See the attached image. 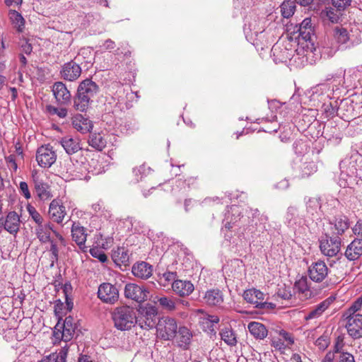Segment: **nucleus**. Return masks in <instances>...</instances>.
<instances>
[{"instance_id": "nucleus-1", "label": "nucleus", "mask_w": 362, "mask_h": 362, "mask_svg": "<svg viewBox=\"0 0 362 362\" xmlns=\"http://www.w3.org/2000/svg\"><path fill=\"white\" fill-rule=\"evenodd\" d=\"M114 326L118 330H129L136 325V313L132 307H117L112 313Z\"/></svg>"}, {"instance_id": "nucleus-2", "label": "nucleus", "mask_w": 362, "mask_h": 362, "mask_svg": "<svg viewBox=\"0 0 362 362\" xmlns=\"http://www.w3.org/2000/svg\"><path fill=\"white\" fill-rule=\"evenodd\" d=\"M139 315L136 316V325L141 329L149 330L156 326L157 308L147 304L141 306L139 310Z\"/></svg>"}, {"instance_id": "nucleus-3", "label": "nucleus", "mask_w": 362, "mask_h": 362, "mask_svg": "<svg viewBox=\"0 0 362 362\" xmlns=\"http://www.w3.org/2000/svg\"><path fill=\"white\" fill-rule=\"evenodd\" d=\"M158 335L164 340H172L176 336L178 329L177 321L172 317L160 318L156 326Z\"/></svg>"}, {"instance_id": "nucleus-4", "label": "nucleus", "mask_w": 362, "mask_h": 362, "mask_svg": "<svg viewBox=\"0 0 362 362\" xmlns=\"http://www.w3.org/2000/svg\"><path fill=\"white\" fill-rule=\"evenodd\" d=\"M341 237H335L326 233L325 237H322L320 240V251L328 257L337 256L341 250Z\"/></svg>"}, {"instance_id": "nucleus-5", "label": "nucleus", "mask_w": 362, "mask_h": 362, "mask_svg": "<svg viewBox=\"0 0 362 362\" xmlns=\"http://www.w3.org/2000/svg\"><path fill=\"white\" fill-rule=\"evenodd\" d=\"M98 297L102 302L112 305L119 299V291L110 283H103L98 287Z\"/></svg>"}, {"instance_id": "nucleus-6", "label": "nucleus", "mask_w": 362, "mask_h": 362, "mask_svg": "<svg viewBox=\"0 0 362 362\" xmlns=\"http://www.w3.org/2000/svg\"><path fill=\"white\" fill-rule=\"evenodd\" d=\"M345 327L350 337L353 339L362 337V315H354L351 317H343Z\"/></svg>"}, {"instance_id": "nucleus-7", "label": "nucleus", "mask_w": 362, "mask_h": 362, "mask_svg": "<svg viewBox=\"0 0 362 362\" xmlns=\"http://www.w3.org/2000/svg\"><path fill=\"white\" fill-rule=\"evenodd\" d=\"M329 233L327 234L341 237L350 226L349 218L343 215L334 216L329 222Z\"/></svg>"}, {"instance_id": "nucleus-8", "label": "nucleus", "mask_w": 362, "mask_h": 362, "mask_svg": "<svg viewBox=\"0 0 362 362\" xmlns=\"http://www.w3.org/2000/svg\"><path fill=\"white\" fill-rule=\"evenodd\" d=\"M57 159V155L49 146H42L38 148L36 153V160L42 168H49Z\"/></svg>"}, {"instance_id": "nucleus-9", "label": "nucleus", "mask_w": 362, "mask_h": 362, "mask_svg": "<svg viewBox=\"0 0 362 362\" xmlns=\"http://www.w3.org/2000/svg\"><path fill=\"white\" fill-rule=\"evenodd\" d=\"M329 269L322 260H317L313 262L308 268V273L309 278L317 283L323 281L327 276Z\"/></svg>"}, {"instance_id": "nucleus-10", "label": "nucleus", "mask_w": 362, "mask_h": 362, "mask_svg": "<svg viewBox=\"0 0 362 362\" xmlns=\"http://www.w3.org/2000/svg\"><path fill=\"white\" fill-rule=\"evenodd\" d=\"M148 293V291L145 287L135 284H127L124 287L125 297L138 303L146 300Z\"/></svg>"}, {"instance_id": "nucleus-11", "label": "nucleus", "mask_w": 362, "mask_h": 362, "mask_svg": "<svg viewBox=\"0 0 362 362\" xmlns=\"http://www.w3.org/2000/svg\"><path fill=\"white\" fill-rule=\"evenodd\" d=\"M32 181L34 185V192L40 200H47L52 197L49 185L39 175H32Z\"/></svg>"}, {"instance_id": "nucleus-12", "label": "nucleus", "mask_w": 362, "mask_h": 362, "mask_svg": "<svg viewBox=\"0 0 362 362\" xmlns=\"http://www.w3.org/2000/svg\"><path fill=\"white\" fill-rule=\"evenodd\" d=\"M293 33L298 34L296 37L305 42H312L313 37V28L312 27L311 19L305 18L300 24L296 25Z\"/></svg>"}, {"instance_id": "nucleus-13", "label": "nucleus", "mask_w": 362, "mask_h": 362, "mask_svg": "<svg viewBox=\"0 0 362 362\" xmlns=\"http://www.w3.org/2000/svg\"><path fill=\"white\" fill-rule=\"evenodd\" d=\"M0 224L11 234H16L19 230L21 224L20 217L16 212L11 211L5 218H0Z\"/></svg>"}, {"instance_id": "nucleus-14", "label": "nucleus", "mask_w": 362, "mask_h": 362, "mask_svg": "<svg viewBox=\"0 0 362 362\" xmlns=\"http://www.w3.org/2000/svg\"><path fill=\"white\" fill-rule=\"evenodd\" d=\"M81 74V68L75 61L65 63L61 70L62 77L67 81H73L77 79Z\"/></svg>"}, {"instance_id": "nucleus-15", "label": "nucleus", "mask_w": 362, "mask_h": 362, "mask_svg": "<svg viewBox=\"0 0 362 362\" xmlns=\"http://www.w3.org/2000/svg\"><path fill=\"white\" fill-rule=\"evenodd\" d=\"M59 143L69 156L77 153L82 150L81 139L78 137L66 136L60 139Z\"/></svg>"}, {"instance_id": "nucleus-16", "label": "nucleus", "mask_w": 362, "mask_h": 362, "mask_svg": "<svg viewBox=\"0 0 362 362\" xmlns=\"http://www.w3.org/2000/svg\"><path fill=\"white\" fill-rule=\"evenodd\" d=\"M294 289L301 300H307L315 296V293L311 290L306 276H302L295 282Z\"/></svg>"}, {"instance_id": "nucleus-17", "label": "nucleus", "mask_w": 362, "mask_h": 362, "mask_svg": "<svg viewBox=\"0 0 362 362\" xmlns=\"http://www.w3.org/2000/svg\"><path fill=\"white\" fill-rule=\"evenodd\" d=\"M132 272L136 278L148 279L152 276L153 267L148 262H139L133 265Z\"/></svg>"}, {"instance_id": "nucleus-18", "label": "nucleus", "mask_w": 362, "mask_h": 362, "mask_svg": "<svg viewBox=\"0 0 362 362\" xmlns=\"http://www.w3.org/2000/svg\"><path fill=\"white\" fill-rule=\"evenodd\" d=\"M342 78L333 74H329L324 82L318 83L315 88H318L320 90H339L341 89Z\"/></svg>"}, {"instance_id": "nucleus-19", "label": "nucleus", "mask_w": 362, "mask_h": 362, "mask_svg": "<svg viewBox=\"0 0 362 362\" xmlns=\"http://www.w3.org/2000/svg\"><path fill=\"white\" fill-rule=\"evenodd\" d=\"M334 300V298L329 297L317 304L312 310L308 312V314L304 316L305 320L308 321L319 318L331 305Z\"/></svg>"}, {"instance_id": "nucleus-20", "label": "nucleus", "mask_w": 362, "mask_h": 362, "mask_svg": "<svg viewBox=\"0 0 362 362\" xmlns=\"http://www.w3.org/2000/svg\"><path fill=\"white\" fill-rule=\"evenodd\" d=\"M48 214L53 221L60 223L66 215L65 206L54 199L49 204Z\"/></svg>"}, {"instance_id": "nucleus-21", "label": "nucleus", "mask_w": 362, "mask_h": 362, "mask_svg": "<svg viewBox=\"0 0 362 362\" xmlns=\"http://www.w3.org/2000/svg\"><path fill=\"white\" fill-rule=\"evenodd\" d=\"M71 235L73 240L78 245V247L85 251V243L87 238L86 230L78 223H74L71 227Z\"/></svg>"}, {"instance_id": "nucleus-22", "label": "nucleus", "mask_w": 362, "mask_h": 362, "mask_svg": "<svg viewBox=\"0 0 362 362\" xmlns=\"http://www.w3.org/2000/svg\"><path fill=\"white\" fill-rule=\"evenodd\" d=\"M341 88L346 90H362V76L359 74H354L346 77L344 76L341 82Z\"/></svg>"}, {"instance_id": "nucleus-23", "label": "nucleus", "mask_w": 362, "mask_h": 362, "mask_svg": "<svg viewBox=\"0 0 362 362\" xmlns=\"http://www.w3.org/2000/svg\"><path fill=\"white\" fill-rule=\"evenodd\" d=\"M173 291L181 297L187 296L194 291V285L189 281L177 280L172 284Z\"/></svg>"}, {"instance_id": "nucleus-24", "label": "nucleus", "mask_w": 362, "mask_h": 362, "mask_svg": "<svg viewBox=\"0 0 362 362\" xmlns=\"http://www.w3.org/2000/svg\"><path fill=\"white\" fill-rule=\"evenodd\" d=\"M72 124L75 129L82 134L88 133L93 129L91 121L81 114H77L73 117Z\"/></svg>"}, {"instance_id": "nucleus-25", "label": "nucleus", "mask_w": 362, "mask_h": 362, "mask_svg": "<svg viewBox=\"0 0 362 362\" xmlns=\"http://www.w3.org/2000/svg\"><path fill=\"white\" fill-rule=\"evenodd\" d=\"M362 255V239H354L346 247L345 256L349 260H356Z\"/></svg>"}, {"instance_id": "nucleus-26", "label": "nucleus", "mask_w": 362, "mask_h": 362, "mask_svg": "<svg viewBox=\"0 0 362 362\" xmlns=\"http://www.w3.org/2000/svg\"><path fill=\"white\" fill-rule=\"evenodd\" d=\"M175 337L178 346L184 349H187L191 343L192 334L186 327H180L177 330Z\"/></svg>"}, {"instance_id": "nucleus-27", "label": "nucleus", "mask_w": 362, "mask_h": 362, "mask_svg": "<svg viewBox=\"0 0 362 362\" xmlns=\"http://www.w3.org/2000/svg\"><path fill=\"white\" fill-rule=\"evenodd\" d=\"M204 302L211 306H220L223 303V295L219 289H211L206 292Z\"/></svg>"}, {"instance_id": "nucleus-28", "label": "nucleus", "mask_w": 362, "mask_h": 362, "mask_svg": "<svg viewBox=\"0 0 362 362\" xmlns=\"http://www.w3.org/2000/svg\"><path fill=\"white\" fill-rule=\"evenodd\" d=\"M248 331L250 334L256 339L262 340L265 339L268 334L267 327L262 323L258 322H251L247 325Z\"/></svg>"}, {"instance_id": "nucleus-29", "label": "nucleus", "mask_w": 362, "mask_h": 362, "mask_svg": "<svg viewBox=\"0 0 362 362\" xmlns=\"http://www.w3.org/2000/svg\"><path fill=\"white\" fill-rule=\"evenodd\" d=\"M52 226L50 223L37 224L35 228V234L41 243H45L50 241L51 232L53 230Z\"/></svg>"}, {"instance_id": "nucleus-30", "label": "nucleus", "mask_w": 362, "mask_h": 362, "mask_svg": "<svg viewBox=\"0 0 362 362\" xmlns=\"http://www.w3.org/2000/svg\"><path fill=\"white\" fill-rule=\"evenodd\" d=\"M151 171V168L145 165H141L139 167L134 168L132 170V175L128 178L130 184H136L141 181L144 177L147 176Z\"/></svg>"}, {"instance_id": "nucleus-31", "label": "nucleus", "mask_w": 362, "mask_h": 362, "mask_svg": "<svg viewBox=\"0 0 362 362\" xmlns=\"http://www.w3.org/2000/svg\"><path fill=\"white\" fill-rule=\"evenodd\" d=\"M243 298L247 302L254 305V306L257 308V304H259L264 300V294L259 290L252 288L246 290L244 292Z\"/></svg>"}, {"instance_id": "nucleus-32", "label": "nucleus", "mask_w": 362, "mask_h": 362, "mask_svg": "<svg viewBox=\"0 0 362 362\" xmlns=\"http://www.w3.org/2000/svg\"><path fill=\"white\" fill-rule=\"evenodd\" d=\"M286 223L290 227H295L300 223V218L296 206H290L288 207L286 214Z\"/></svg>"}, {"instance_id": "nucleus-33", "label": "nucleus", "mask_w": 362, "mask_h": 362, "mask_svg": "<svg viewBox=\"0 0 362 362\" xmlns=\"http://www.w3.org/2000/svg\"><path fill=\"white\" fill-rule=\"evenodd\" d=\"M68 348L62 347L59 352H54L43 357L39 362H66Z\"/></svg>"}, {"instance_id": "nucleus-34", "label": "nucleus", "mask_w": 362, "mask_h": 362, "mask_svg": "<svg viewBox=\"0 0 362 362\" xmlns=\"http://www.w3.org/2000/svg\"><path fill=\"white\" fill-rule=\"evenodd\" d=\"M88 92H77V95L74 99V107L81 112L86 110L90 98L87 95Z\"/></svg>"}, {"instance_id": "nucleus-35", "label": "nucleus", "mask_w": 362, "mask_h": 362, "mask_svg": "<svg viewBox=\"0 0 362 362\" xmlns=\"http://www.w3.org/2000/svg\"><path fill=\"white\" fill-rule=\"evenodd\" d=\"M306 211L312 216L317 214L321 209V200L320 197L305 198Z\"/></svg>"}, {"instance_id": "nucleus-36", "label": "nucleus", "mask_w": 362, "mask_h": 362, "mask_svg": "<svg viewBox=\"0 0 362 362\" xmlns=\"http://www.w3.org/2000/svg\"><path fill=\"white\" fill-rule=\"evenodd\" d=\"M321 17L324 20H328L332 23H337L341 16V11L336 10L331 7H327L321 12Z\"/></svg>"}, {"instance_id": "nucleus-37", "label": "nucleus", "mask_w": 362, "mask_h": 362, "mask_svg": "<svg viewBox=\"0 0 362 362\" xmlns=\"http://www.w3.org/2000/svg\"><path fill=\"white\" fill-rule=\"evenodd\" d=\"M88 144L98 151H102L106 146V140L100 133H93L90 135Z\"/></svg>"}, {"instance_id": "nucleus-38", "label": "nucleus", "mask_w": 362, "mask_h": 362, "mask_svg": "<svg viewBox=\"0 0 362 362\" xmlns=\"http://www.w3.org/2000/svg\"><path fill=\"white\" fill-rule=\"evenodd\" d=\"M221 338L225 343L230 346H234L237 343L235 332L230 327H225L220 332Z\"/></svg>"}, {"instance_id": "nucleus-39", "label": "nucleus", "mask_w": 362, "mask_h": 362, "mask_svg": "<svg viewBox=\"0 0 362 362\" xmlns=\"http://www.w3.org/2000/svg\"><path fill=\"white\" fill-rule=\"evenodd\" d=\"M295 1L284 0L281 5V12L284 18H288L294 14L296 10Z\"/></svg>"}, {"instance_id": "nucleus-40", "label": "nucleus", "mask_w": 362, "mask_h": 362, "mask_svg": "<svg viewBox=\"0 0 362 362\" xmlns=\"http://www.w3.org/2000/svg\"><path fill=\"white\" fill-rule=\"evenodd\" d=\"M74 333L75 330L66 328L64 327H62V330L55 327V330L54 331V336L57 339L69 341L74 337Z\"/></svg>"}, {"instance_id": "nucleus-41", "label": "nucleus", "mask_w": 362, "mask_h": 362, "mask_svg": "<svg viewBox=\"0 0 362 362\" xmlns=\"http://www.w3.org/2000/svg\"><path fill=\"white\" fill-rule=\"evenodd\" d=\"M362 307V297L358 298L351 305L344 311L342 317H351L354 315H357V312L361 310Z\"/></svg>"}, {"instance_id": "nucleus-42", "label": "nucleus", "mask_w": 362, "mask_h": 362, "mask_svg": "<svg viewBox=\"0 0 362 362\" xmlns=\"http://www.w3.org/2000/svg\"><path fill=\"white\" fill-rule=\"evenodd\" d=\"M334 36L340 44H345L349 40L348 32L343 28H336L334 30Z\"/></svg>"}, {"instance_id": "nucleus-43", "label": "nucleus", "mask_w": 362, "mask_h": 362, "mask_svg": "<svg viewBox=\"0 0 362 362\" xmlns=\"http://www.w3.org/2000/svg\"><path fill=\"white\" fill-rule=\"evenodd\" d=\"M11 18L14 26L17 28V30L18 32H22L25 25V20L21 14L14 11L11 14Z\"/></svg>"}, {"instance_id": "nucleus-44", "label": "nucleus", "mask_w": 362, "mask_h": 362, "mask_svg": "<svg viewBox=\"0 0 362 362\" xmlns=\"http://www.w3.org/2000/svg\"><path fill=\"white\" fill-rule=\"evenodd\" d=\"M177 277L176 272H167L163 273L161 276H160L158 282L163 286H166L170 284L171 282H174L175 278Z\"/></svg>"}, {"instance_id": "nucleus-45", "label": "nucleus", "mask_w": 362, "mask_h": 362, "mask_svg": "<svg viewBox=\"0 0 362 362\" xmlns=\"http://www.w3.org/2000/svg\"><path fill=\"white\" fill-rule=\"evenodd\" d=\"M98 86L90 78L83 80L78 86L77 90H97Z\"/></svg>"}, {"instance_id": "nucleus-46", "label": "nucleus", "mask_w": 362, "mask_h": 362, "mask_svg": "<svg viewBox=\"0 0 362 362\" xmlns=\"http://www.w3.org/2000/svg\"><path fill=\"white\" fill-rule=\"evenodd\" d=\"M317 171V166L314 162L305 163L302 166L301 177L305 178Z\"/></svg>"}, {"instance_id": "nucleus-47", "label": "nucleus", "mask_w": 362, "mask_h": 362, "mask_svg": "<svg viewBox=\"0 0 362 362\" xmlns=\"http://www.w3.org/2000/svg\"><path fill=\"white\" fill-rule=\"evenodd\" d=\"M57 101L61 104H68L71 101V92H53Z\"/></svg>"}, {"instance_id": "nucleus-48", "label": "nucleus", "mask_w": 362, "mask_h": 362, "mask_svg": "<svg viewBox=\"0 0 362 362\" xmlns=\"http://www.w3.org/2000/svg\"><path fill=\"white\" fill-rule=\"evenodd\" d=\"M159 304L165 309L173 310L175 308V304L173 299L163 296L158 298Z\"/></svg>"}, {"instance_id": "nucleus-49", "label": "nucleus", "mask_w": 362, "mask_h": 362, "mask_svg": "<svg viewBox=\"0 0 362 362\" xmlns=\"http://www.w3.org/2000/svg\"><path fill=\"white\" fill-rule=\"evenodd\" d=\"M27 210L29 213V215L37 224H40L42 223V216L39 214V212L35 209L34 206H33L30 204H28L27 206Z\"/></svg>"}, {"instance_id": "nucleus-50", "label": "nucleus", "mask_w": 362, "mask_h": 362, "mask_svg": "<svg viewBox=\"0 0 362 362\" xmlns=\"http://www.w3.org/2000/svg\"><path fill=\"white\" fill-rule=\"evenodd\" d=\"M333 6L339 11H343L350 5L351 0H331Z\"/></svg>"}, {"instance_id": "nucleus-51", "label": "nucleus", "mask_w": 362, "mask_h": 362, "mask_svg": "<svg viewBox=\"0 0 362 362\" xmlns=\"http://www.w3.org/2000/svg\"><path fill=\"white\" fill-rule=\"evenodd\" d=\"M5 160L7 167L11 172H16L18 170V164L16 156L11 154L8 156L5 157Z\"/></svg>"}, {"instance_id": "nucleus-52", "label": "nucleus", "mask_w": 362, "mask_h": 362, "mask_svg": "<svg viewBox=\"0 0 362 362\" xmlns=\"http://www.w3.org/2000/svg\"><path fill=\"white\" fill-rule=\"evenodd\" d=\"M47 109L51 115H57L60 118H64L67 115V110L66 108H57L52 105H48Z\"/></svg>"}, {"instance_id": "nucleus-53", "label": "nucleus", "mask_w": 362, "mask_h": 362, "mask_svg": "<svg viewBox=\"0 0 362 362\" xmlns=\"http://www.w3.org/2000/svg\"><path fill=\"white\" fill-rule=\"evenodd\" d=\"M329 344V339L327 335H322L315 341V345L322 351L327 348Z\"/></svg>"}, {"instance_id": "nucleus-54", "label": "nucleus", "mask_w": 362, "mask_h": 362, "mask_svg": "<svg viewBox=\"0 0 362 362\" xmlns=\"http://www.w3.org/2000/svg\"><path fill=\"white\" fill-rule=\"evenodd\" d=\"M91 56V51L88 48L81 49L77 57H75V60L78 62H81V57L83 59H89ZM86 63L91 64V60L87 59Z\"/></svg>"}, {"instance_id": "nucleus-55", "label": "nucleus", "mask_w": 362, "mask_h": 362, "mask_svg": "<svg viewBox=\"0 0 362 362\" xmlns=\"http://www.w3.org/2000/svg\"><path fill=\"white\" fill-rule=\"evenodd\" d=\"M90 255L100 260L101 262H105L107 260L106 255L100 250L98 248H93L90 250Z\"/></svg>"}, {"instance_id": "nucleus-56", "label": "nucleus", "mask_w": 362, "mask_h": 362, "mask_svg": "<svg viewBox=\"0 0 362 362\" xmlns=\"http://www.w3.org/2000/svg\"><path fill=\"white\" fill-rule=\"evenodd\" d=\"M336 362H355L354 357L349 353H339Z\"/></svg>"}, {"instance_id": "nucleus-57", "label": "nucleus", "mask_w": 362, "mask_h": 362, "mask_svg": "<svg viewBox=\"0 0 362 362\" xmlns=\"http://www.w3.org/2000/svg\"><path fill=\"white\" fill-rule=\"evenodd\" d=\"M19 189L22 195L26 199H29L31 198V194L30 192L28 185L26 182L21 181L19 183Z\"/></svg>"}, {"instance_id": "nucleus-58", "label": "nucleus", "mask_w": 362, "mask_h": 362, "mask_svg": "<svg viewBox=\"0 0 362 362\" xmlns=\"http://www.w3.org/2000/svg\"><path fill=\"white\" fill-rule=\"evenodd\" d=\"M278 296L284 300H290L292 298V293L289 288L286 286L279 288Z\"/></svg>"}, {"instance_id": "nucleus-59", "label": "nucleus", "mask_w": 362, "mask_h": 362, "mask_svg": "<svg viewBox=\"0 0 362 362\" xmlns=\"http://www.w3.org/2000/svg\"><path fill=\"white\" fill-rule=\"evenodd\" d=\"M49 243H50L49 251L52 254V257H51L52 260V262L57 261L58 258H59V250L57 246V244L51 240H50Z\"/></svg>"}, {"instance_id": "nucleus-60", "label": "nucleus", "mask_w": 362, "mask_h": 362, "mask_svg": "<svg viewBox=\"0 0 362 362\" xmlns=\"http://www.w3.org/2000/svg\"><path fill=\"white\" fill-rule=\"evenodd\" d=\"M21 47L22 52L26 54H30L33 51L32 45L29 42V40L27 39H23L21 42Z\"/></svg>"}, {"instance_id": "nucleus-61", "label": "nucleus", "mask_w": 362, "mask_h": 362, "mask_svg": "<svg viewBox=\"0 0 362 362\" xmlns=\"http://www.w3.org/2000/svg\"><path fill=\"white\" fill-rule=\"evenodd\" d=\"M62 327L76 330V324L75 322L74 317H72L71 316L66 317L64 320Z\"/></svg>"}, {"instance_id": "nucleus-62", "label": "nucleus", "mask_w": 362, "mask_h": 362, "mask_svg": "<svg viewBox=\"0 0 362 362\" xmlns=\"http://www.w3.org/2000/svg\"><path fill=\"white\" fill-rule=\"evenodd\" d=\"M343 346H344L343 339L339 337L337 339V341L334 346L333 352L334 354H336L337 355H339V353H344L343 351H341Z\"/></svg>"}, {"instance_id": "nucleus-63", "label": "nucleus", "mask_w": 362, "mask_h": 362, "mask_svg": "<svg viewBox=\"0 0 362 362\" xmlns=\"http://www.w3.org/2000/svg\"><path fill=\"white\" fill-rule=\"evenodd\" d=\"M66 165L68 168L66 173L69 175L68 177L69 176H74V173L76 172V169L74 167V159L72 158H70V160L66 163Z\"/></svg>"}, {"instance_id": "nucleus-64", "label": "nucleus", "mask_w": 362, "mask_h": 362, "mask_svg": "<svg viewBox=\"0 0 362 362\" xmlns=\"http://www.w3.org/2000/svg\"><path fill=\"white\" fill-rule=\"evenodd\" d=\"M337 355L333 351H329L326 354L322 362H336Z\"/></svg>"}]
</instances>
